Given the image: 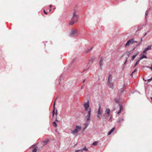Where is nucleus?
Segmentation results:
<instances>
[{
    "label": "nucleus",
    "mask_w": 152,
    "mask_h": 152,
    "mask_svg": "<svg viewBox=\"0 0 152 152\" xmlns=\"http://www.w3.org/2000/svg\"><path fill=\"white\" fill-rule=\"evenodd\" d=\"M140 61V60H139L138 61H136V63H135V64L134 67L136 66L138 64V63H139V62Z\"/></svg>",
    "instance_id": "obj_23"
},
{
    "label": "nucleus",
    "mask_w": 152,
    "mask_h": 152,
    "mask_svg": "<svg viewBox=\"0 0 152 152\" xmlns=\"http://www.w3.org/2000/svg\"><path fill=\"white\" fill-rule=\"evenodd\" d=\"M52 5H50V7H52Z\"/></svg>",
    "instance_id": "obj_43"
},
{
    "label": "nucleus",
    "mask_w": 152,
    "mask_h": 152,
    "mask_svg": "<svg viewBox=\"0 0 152 152\" xmlns=\"http://www.w3.org/2000/svg\"><path fill=\"white\" fill-rule=\"evenodd\" d=\"M86 127H84L83 129V130H85L86 129Z\"/></svg>",
    "instance_id": "obj_37"
},
{
    "label": "nucleus",
    "mask_w": 152,
    "mask_h": 152,
    "mask_svg": "<svg viewBox=\"0 0 152 152\" xmlns=\"http://www.w3.org/2000/svg\"><path fill=\"white\" fill-rule=\"evenodd\" d=\"M140 44V42L137 45V46H138V45H139Z\"/></svg>",
    "instance_id": "obj_44"
},
{
    "label": "nucleus",
    "mask_w": 152,
    "mask_h": 152,
    "mask_svg": "<svg viewBox=\"0 0 152 152\" xmlns=\"http://www.w3.org/2000/svg\"><path fill=\"white\" fill-rule=\"evenodd\" d=\"M49 141V140L48 139H47L46 140L43 141L42 142L45 144V145H46L48 143Z\"/></svg>",
    "instance_id": "obj_17"
},
{
    "label": "nucleus",
    "mask_w": 152,
    "mask_h": 152,
    "mask_svg": "<svg viewBox=\"0 0 152 152\" xmlns=\"http://www.w3.org/2000/svg\"><path fill=\"white\" fill-rule=\"evenodd\" d=\"M83 149L86 151H87L88 150V149L87 148L86 146H84V147H83Z\"/></svg>",
    "instance_id": "obj_24"
},
{
    "label": "nucleus",
    "mask_w": 152,
    "mask_h": 152,
    "mask_svg": "<svg viewBox=\"0 0 152 152\" xmlns=\"http://www.w3.org/2000/svg\"><path fill=\"white\" fill-rule=\"evenodd\" d=\"M109 115L107 114L106 113H105L102 116V118H104L105 119H106V118L109 116Z\"/></svg>",
    "instance_id": "obj_11"
},
{
    "label": "nucleus",
    "mask_w": 152,
    "mask_h": 152,
    "mask_svg": "<svg viewBox=\"0 0 152 152\" xmlns=\"http://www.w3.org/2000/svg\"><path fill=\"white\" fill-rule=\"evenodd\" d=\"M44 12L45 14L46 15V14H47V13L45 12V11L44 9Z\"/></svg>",
    "instance_id": "obj_35"
},
{
    "label": "nucleus",
    "mask_w": 152,
    "mask_h": 152,
    "mask_svg": "<svg viewBox=\"0 0 152 152\" xmlns=\"http://www.w3.org/2000/svg\"><path fill=\"white\" fill-rule=\"evenodd\" d=\"M97 143H98V142L97 141H95V142H93L92 143V145L95 146V145H97Z\"/></svg>",
    "instance_id": "obj_22"
},
{
    "label": "nucleus",
    "mask_w": 152,
    "mask_h": 152,
    "mask_svg": "<svg viewBox=\"0 0 152 152\" xmlns=\"http://www.w3.org/2000/svg\"><path fill=\"white\" fill-rule=\"evenodd\" d=\"M60 78H59V83H61L62 82H63L64 78L63 77H60Z\"/></svg>",
    "instance_id": "obj_10"
},
{
    "label": "nucleus",
    "mask_w": 152,
    "mask_h": 152,
    "mask_svg": "<svg viewBox=\"0 0 152 152\" xmlns=\"http://www.w3.org/2000/svg\"><path fill=\"white\" fill-rule=\"evenodd\" d=\"M88 125H89V124L88 123H85L84 124L85 127L86 128L88 127Z\"/></svg>",
    "instance_id": "obj_26"
},
{
    "label": "nucleus",
    "mask_w": 152,
    "mask_h": 152,
    "mask_svg": "<svg viewBox=\"0 0 152 152\" xmlns=\"http://www.w3.org/2000/svg\"><path fill=\"white\" fill-rule=\"evenodd\" d=\"M108 80L107 82V84L108 86L110 88L113 89L114 88L113 84L111 82V79L112 77H108Z\"/></svg>",
    "instance_id": "obj_5"
},
{
    "label": "nucleus",
    "mask_w": 152,
    "mask_h": 152,
    "mask_svg": "<svg viewBox=\"0 0 152 152\" xmlns=\"http://www.w3.org/2000/svg\"><path fill=\"white\" fill-rule=\"evenodd\" d=\"M83 86H84V85H83L82 86L81 88V89H83Z\"/></svg>",
    "instance_id": "obj_39"
},
{
    "label": "nucleus",
    "mask_w": 152,
    "mask_h": 152,
    "mask_svg": "<svg viewBox=\"0 0 152 152\" xmlns=\"http://www.w3.org/2000/svg\"><path fill=\"white\" fill-rule=\"evenodd\" d=\"M85 80H84L83 81V82H84L85 81Z\"/></svg>",
    "instance_id": "obj_45"
},
{
    "label": "nucleus",
    "mask_w": 152,
    "mask_h": 152,
    "mask_svg": "<svg viewBox=\"0 0 152 152\" xmlns=\"http://www.w3.org/2000/svg\"><path fill=\"white\" fill-rule=\"evenodd\" d=\"M53 125L54 127H56L57 126V124L55 121H54L53 122Z\"/></svg>",
    "instance_id": "obj_20"
},
{
    "label": "nucleus",
    "mask_w": 152,
    "mask_h": 152,
    "mask_svg": "<svg viewBox=\"0 0 152 152\" xmlns=\"http://www.w3.org/2000/svg\"><path fill=\"white\" fill-rule=\"evenodd\" d=\"M143 58H147V57L144 54H142V56L140 58V60H141Z\"/></svg>",
    "instance_id": "obj_14"
},
{
    "label": "nucleus",
    "mask_w": 152,
    "mask_h": 152,
    "mask_svg": "<svg viewBox=\"0 0 152 152\" xmlns=\"http://www.w3.org/2000/svg\"><path fill=\"white\" fill-rule=\"evenodd\" d=\"M147 51V50L145 49L143 51V53H145Z\"/></svg>",
    "instance_id": "obj_33"
},
{
    "label": "nucleus",
    "mask_w": 152,
    "mask_h": 152,
    "mask_svg": "<svg viewBox=\"0 0 152 152\" xmlns=\"http://www.w3.org/2000/svg\"><path fill=\"white\" fill-rule=\"evenodd\" d=\"M118 105L119 107V110L118 111L117 113V114H118L121 113V110H122V106L120 104H119Z\"/></svg>",
    "instance_id": "obj_9"
},
{
    "label": "nucleus",
    "mask_w": 152,
    "mask_h": 152,
    "mask_svg": "<svg viewBox=\"0 0 152 152\" xmlns=\"http://www.w3.org/2000/svg\"><path fill=\"white\" fill-rule=\"evenodd\" d=\"M78 34V30L77 29H72L70 33V35L71 36L73 37L77 35Z\"/></svg>",
    "instance_id": "obj_4"
},
{
    "label": "nucleus",
    "mask_w": 152,
    "mask_h": 152,
    "mask_svg": "<svg viewBox=\"0 0 152 152\" xmlns=\"http://www.w3.org/2000/svg\"><path fill=\"white\" fill-rule=\"evenodd\" d=\"M136 69H135L130 75L131 76H132L133 74L136 72Z\"/></svg>",
    "instance_id": "obj_30"
},
{
    "label": "nucleus",
    "mask_w": 152,
    "mask_h": 152,
    "mask_svg": "<svg viewBox=\"0 0 152 152\" xmlns=\"http://www.w3.org/2000/svg\"><path fill=\"white\" fill-rule=\"evenodd\" d=\"M72 18L71 21L69 23V25H72L75 22H77L78 21V11L77 10H75L72 13Z\"/></svg>",
    "instance_id": "obj_2"
},
{
    "label": "nucleus",
    "mask_w": 152,
    "mask_h": 152,
    "mask_svg": "<svg viewBox=\"0 0 152 152\" xmlns=\"http://www.w3.org/2000/svg\"><path fill=\"white\" fill-rule=\"evenodd\" d=\"M110 113V109L109 108H107L106 109L105 113H106L107 114L109 115Z\"/></svg>",
    "instance_id": "obj_15"
},
{
    "label": "nucleus",
    "mask_w": 152,
    "mask_h": 152,
    "mask_svg": "<svg viewBox=\"0 0 152 152\" xmlns=\"http://www.w3.org/2000/svg\"><path fill=\"white\" fill-rule=\"evenodd\" d=\"M80 151V152H82V150H76L75 151V152H76V151Z\"/></svg>",
    "instance_id": "obj_34"
},
{
    "label": "nucleus",
    "mask_w": 152,
    "mask_h": 152,
    "mask_svg": "<svg viewBox=\"0 0 152 152\" xmlns=\"http://www.w3.org/2000/svg\"><path fill=\"white\" fill-rule=\"evenodd\" d=\"M126 62V61L124 63V64H125Z\"/></svg>",
    "instance_id": "obj_48"
},
{
    "label": "nucleus",
    "mask_w": 152,
    "mask_h": 152,
    "mask_svg": "<svg viewBox=\"0 0 152 152\" xmlns=\"http://www.w3.org/2000/svg\"><path fill=\"white\" fill-rule=\"evenodd\" d=\"M77 145V144H76L75 145Z\"/></svg>",
    "instance_id": "obj_49"
},
{
    "label": "nucleus",
    "mask_w": 152,
    "mask_h": 152,
    "mask_svg": "<svg viewBox=\"0 0 152 152\" xmlns=\"http://www.w3.org/2000/svg\"><path fill=\"white\" fill-rule=\"evenodd\" d=\"M115 128L113 127L112 129H111L108 132V135H110L114 130Z\"/></svg>",
    "instance_id": "obj_7"
},
{
    "label": "nucleus",
    "mask_w": 152,
    "mask_h": 152,
    "mask_svg": "<svg viewBox=\"0 0 152 152\" xmlns=\"http://www.w3.org/2000/svg\"><path fill=\"white\" fill-rule=\"evenodd\" d=\"M121 121V118H118L117 121L118 123H120Z\"/></svg>",
    "instance_id": "obj_29"
},
{
    "label": "nucleus",
    "mask_w": 152,
    "mask_h": 152,
    "mask_svg": "<svg viewBox=\"0 0 152 152\" xmlns=\"http://www.w3.org/2000/svg\"><path fill=\"white\" fill-rule=\"evenodd\" d=\"M149 68H150L151 70H152V65H151V67H148Z\"/></svg>",
    "instance_id": "obj_38"
},
{
    "label": "nucleus",
    "mask_w": 152,
    "mask_h": 152,
    "mask_svg": "<svg viewBox=\"0 0 152 152\" xmlns=\"http://www.w3.org/2000/svg\"><path fill=\"white\" fill-rule=\"evenodd\" d=\"M55 121H59L57 119V118H56L55 120Z\"/></svg>",
    "instance_id": "obj_40"
},
{
    "label": "nucleus",
    "mask_w": 152,
    "mask_h": 152,
    "mask_svg": "<svg viewBox=\"0 0 152 152\" xmlns=\"http://www.w3.org/2000/svg\"><path fill=\"white\" fill-rule=\"evenodd\" d=\"M126 85L125 84H124L122 88H123L124 89H125V87H126Z\"/></svg>",
    "instance_id": "obj_31"
},
{
    "label": "nucleus",
    "mask_w": 152,
    "mask_h": 152,
    "mask_svg": "<svg viewBox=\"0 0 152 152\" xmlns=\"http://www.w3.org/2000/svg\"><path fill=\"white\" fill-rule=\"evenodd\" d=\"M55 101L54 102L53 104V109L52 112L53 117L55 113Z\"/></svg>",
    "instance_id": "obj_8"
},
{
    "label": "nucleus",
    "mask_w": 152,
    "mask_h": 152,
    "mask_svg": "<svg viewBox=\"0 0 152 152\" xmlns=\"http://www.w3.org/2000/svg\"><path fill=\"white\" fill-rule=\"evenodd\" d=\"M143 79L145 81H147V79H146L145 78V77H143Z\"/></svg>",
    "instance_id": "obj_28"
},
{
    "label": "nucleus",
    "mask_w": 152,
    "mask_h": 152,
    "mask_svg": "<svg viewBox=\"0 0 152 152\" xmlns=\"http://www.w3.org/2000/svg\"><path fill=\"white\" fill-rule=\"evenodd\" d=\"M147 14H148V13L147 12L146 14V15H147Z\"/></svg>",
    "instance_id": "obj_47"
},
{
    "label": "nucleus",
    "mask_w": 152,
    "mask_h": 152,
    "mask_svg": "<svg viewBox=\"0 0 152 152\" xmlns=\"http://www.w3.org/2000/svg\"><path fill=\"white\" fill-rule=\"evenodd\" d=\"M114 101L116 103H119V99H114Z\"/></svg>",
    "instance_id": "obj_21"
},
{
    "label": "nucleus",
    "mask_w": 152,
    "mask_h": 152,
    "mask_svg": "<svg viewBox=\"0 0 152 152\" xmlns=\"http://www.w3.org/2000/svg\"><path fill=\"white\" fill-rule=\"evenodd\" d=\"M136 42H137V41H134V39H131L127 42L125 45V46L126 47H127L130 45H132L134 43Z\"/></svg>",
    "instance_id": "obj_6"
},
{
    "label": "nucleus",
    "mask_w": 152,
    "mask_h": 152,
    "mask_svg": "<svg viewBox=\"0 0 152 152\" xmlns=\"http://www.w3.org/2000/svg\"><path fill=\"white\" fill-rule=\"evenodd\" d=\"M97 116L98 118L99 119H101V117L100 115L97 114Z\"/></svg>",
    "instance_id": "obj_32"
},
{
    "label": "nucleus",
    "mask_w": 152,
    "mask_h": 152,
    "mask_svg": "<svg viewBox=\"0 0 152 152\" xmlns=\"http://www.w3.org/2000/svg\"><path fill=\"white\" fill-rule=\"evenodd\" d=\"M150 99H151V101L152 102V97H151Z\"/></svg>",
    "instance_id": "obj_42"
},
{
    "label": "nucleus",
    "mask_w": 152,
    "mask_h": 152,
    "mask_svg": "<svg viewBox=\"0 0 152 152\" xmlns=\"http://www.w3.org/2000/svg\"><path fill=\"white\" fill-rule=\"evenodd\" d=\"M81 128L82 127L80 126H76L75 129L71 133L73 134H77Z\"/></svg>",
    "instance_id": "obj_3"
},
{
    "label": "nucleus",
    "mask_w": 152,
    "mask_h": 152,
    "mask_svg": "<svg viewBox=\"0 0 152 152\" xmlns=\"http://www.w3.org/2000/svg\"><path fill=\"white\" fill-rule=\"evenodd\" d=\"M111 117H110V119H109V120H110L111 119Z\"/></svg>",
    "instance_id": "obj_46"
},
{
    "label": "nucleus",
    "mask_w": 152,
    "mask_h": 152,
    "mask_svg": "<svg viewBox=\"0 0 152 152\" xmlns=\"http://www.w3.org/2000/svg\"><path fill=\"white\" fill-rule=\"evenodd\" d=\"M124 89L123 88H121L119 90L118 93L120 94H121L124 91Z\"/></svg>",
    "instance_id": "obj_12"
},
{
    "label": "nucleus",
    "mask_w": 152,
    "mask_h": 152,
    "mask_svg": "<svg viewBox=\"0 0 152 152\" xmlns=\"http://www.w3.org/2000/svg\"><path fill=\"white\" fill-rule=\"evenodd\" d=\"M138 54V52H137V53L135 54L131 58V60H133L137 56Z\"/></svg>",
    "instance_id": "obj_13"
},
{
    "label": "nucleus",
    "mask_w": 152,
    "mask_h": 152,
    "mask_svg": "<svg viewBox=\"0 0 152 152\" xmlns=\"http://www.w3.org/2000/svg\"><path fill=\"white\" fill-rule=\"evenodd\" d=\"M121 121H124V119L123 118H122L121 119Z\"/></svg>",
    "instance_id": "obj_41"
},
{
    "label": "nucleus",
    "mask_w": 152,
    "mask_h": 152,
    "mask_svg": "<svg viewBox=\"0 0 152 152\" xmlns=\"http://www.w3.org/2000/svg\"><path fill=\"white\" fill-rule=\"evenodd\" d=\"M151 46H148L147 47L145 48V49L147 50L151 49Z\"/></svg>",
    "instance_id": "obj_19"
},
{
    "label": "nucleus",
    "mask_w": 152,
    "mask_h": 152,
    "mask_svg": "<svg viewBox=\"0 0 152 152\" xmlns=\"http://www.w3.org/2000/svg\"><path fill=\"white\" fill-rule=\"evenodd\" d=\"M57 110H56V113H55V115L57 116Z\"/></svg>",
    "instance_id": "obj_36"
},
{
    "label": "nucleus",
    "mask_w": 152,
    "mask_h": 152,
    "mask_svg": "<svg viewBox=\"0 0 152 152\" xmlns=\"http://www.w3.org/2000/svg\"><path fill=\"white\" fill-rule=\"evenodd\" d=\"M84 107L85 108V110L86 111H88V113L87 115L86 116V117L87 119V120L88 121H90V117L91 115V109L89 107V101H88L87 102L85 103L84 104Z\"/></svg>",
    "instance_id": "obj_1"
},
{
    "label": "nucleus",
    "mask_w": 152,
    "mask_h": 152,
    "mask_svg": "<svg viewBox=\"0 0 152 152\" xmlns=\"http://www.w3.org/2000/svg\"><path fill=\"white\" fill-rule=\"evenodd\" d=\"M102 61H103V59L102 58H101V61L99 63V64H100V66L102 65Z\"/></svg>",
    "instance_id": "obj_25"
},
{
    "label": "nucleus",
    "mask_w": 152,
    "mask_h": 152,
    "mask_svg": "<svg viewBox=\"0 0 152 152\" xmlns=\"http://www.w3.org/2000/svg\"><path fill=\"white\" fill-rule=\"evenodd\" d=\"M152 80V77H151L150 78L148 79H147V81L148 82H149L151 81V80Z\"/></svg>",
    "instance_id": "obj_27"
},
{
    "label": "nucleus",
    "mask_w": 152,
    "mask_h": 152,
    "mask_svg": "<svg viewBox=\"0 0 152 152\" xmlns=\"http://www.w3.org/2000/svg\"><path fill=\"white\" fill-rule=\"evenodd\" d=\"M50 10H51V9H50Z\"/></svg>",
    "instance_id": "obj_50"
},
{
    "label": "nucleus",
    "mask_w": 152,
    "mask_h": 152,
    "mask_svg": "<svg viewBox=\"0 0 152 152\" xmlns=\"http://www.w3.org/2000/svg\"><path fill=\"white\" fill-rule=\"evenodd\" d=\"M100 108H101V106H100V105H99V108L98 109V110L97 111V114L98 115H100L101 113V112H100Z\"/></svg>",
    "instance_id": "obj_16"
},
{
    "label": "nucleus",
    "mask_w": 152,
    "mask_h": 152,
    "mask_svg": "<svg viewBox=\"0 0 152 152\" xmlns=\"http://www.w3.org/2000/svg\"><path fill=\"white\" fill-rule=\"evenodd\" d=\"M38 148V147L37 146L36 147L32 150L33 152H36L37 151Z\"/></svg>",
    "instance_id": "obj_18"
}]
</instances>
